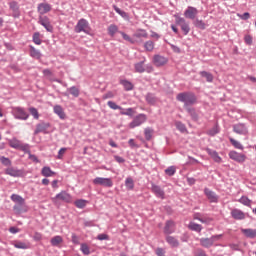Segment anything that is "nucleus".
I'll return each mask as SVG.
<instances>
[{
  "label": "nucleus",
  "mask_w": 256,
  "mask_h": 256,
  "mask_svg": "<svg viewBox=\"0 0 256 256\" xmlns=\"http://www.w3.org/2000/svg\"><path fill=\"white\" fill-rule=\"evenodd\" d=\"M166 241H167L168 244L171 245V247H179V240H177L173 236H167Z\"/></svg>",
  "instance_id": "7c9ffc66"
},
{
  "label": "nucleus",
  "mask_w": 256,
  "mask_h": 256,
  "mask_svg": "<svg viewBox=\"0 0 256 256\" xmlns=\"http://www.w3.org/2000/svg\"><path fill=\"white\" fill-rule=\"evenodd\" d=\"M12 115L15 119H20L21 121H27V119H29V114H27L25 109L21 107L12 108Z\"/></svg>",
  "instance_id": "0eeeda50"
},
{
  "label": "nucleus",
  "mask_w": 256,
  "mask_h": 256,
  "mask_svg": "<svg viewBox=\"0 0 256 256\" xmlns=\"http://www.w3.org/2000/svg\"><path fill=\"white\" fill-rule=\"evenodd\" d=\"M136 73H145V60L134 64Z\"/></svg>",
  "instance_id": "cd10ccee"
},
{
  "label": "nucleus",
  "mask_w": 256,
  "mask_h": 256,
  "mask_svg": "<svg viewBox=\"0 0 256 256\" xmlns=\"http://www.w3.org/2000/svg\"><path fill=\"white\" fill-rule=\"evenodd\" d=\"M188 227L191 229V231H197L198 233H201V230L203 229L200 224H196L195 222H190Z\"/></svg>",
  "instance_id": "e433bc0d"
},
{
  "label": "nucleus",
  "mask_w": 256,
  "mask_h": 256,
  "mask_svg": "<svg viewBox=\"0 0 256 256\" xmlns=\"http://www.w3.org/2000/svg\"><path fill=\"white\" fill-rule=\"evenodd\" d=\"M28 111L32 115V117H34V119H39V111H37V108L30 107Z\"/></svg>",
  "instance_id": "3c124183"
},
{
  "label": "nucleus",
  "mask_w": 256,
  "mask_h": 256,
  "mask_svg": "<svg viewBox=\"0 0 256 256\" xmlns=\"http://www.w3.org/2000/svg\"><path fill=\"white\" fill-rule=\"evenodd\" d=\"M145 121H147V116L145 114H139L129 124V128L135 129V127H139L140 125H143V123H145Z\"/></svg>",
  "instance_id": "9b49d317"
},
{
  "label": "nucleus",
  "mask_w": 256,
  "mask_h": 256,
  "mask_svg": "<svg viewBox=\"0 0 256 256\" xmlns=\"http://www.w3.org/2000/svg\"><path fill=\"white\" fill-rule=\"evenodd\" d=\"M92 183L94 185H101V187H113V180L111 178L96 177Z\"/></svg>",
  "instance_id": "9d476101"
},
{
  "label": "nucleus",
  "mask_w": 256,
  "mask_h": 256,
  "mask_svg": "<svg viewBox=\"0 0 256 256\" xmlns=\"http://www.w3.org/2000/svg\"><path fill=\"white\" fill-rule=\"evenodd\" d=\"M177 169L175 168V166H170L165 170L166 175H168L169 177H173V175H175Z\"/></svg>",
  "instance_id": "49530a36"
},
{
  "label": "nucleus",
  "mask_w": 256,
  "mask_h": 256,
  "mask_svg": "<svg viewBox=\"0 0 256 256\" xmlns=\"http://www.w3.org/2000/svg\"><path fill=\"white\" fill-rule=\"evenodd\" d=\"M113 97H115V93H113L112 91L107 92L103 95V99H113Z\"/></svg>",
  "instance_id": "338daca9"
},
{
  "label": "nucleus",
  "mask_w": 256,
  "mask_h": 256,
  "mask_svg": "<svg viewBox=\"0 0 256 256\" xmlns=\"http://www.w3.org/2000/svg\"><path fill=\"white\" fill-rule=\"evenodd\" d=\"M198 13L199 10H197V8L189 6L184 12V17H186V19H195Z\"/></svg>",
  "instance_id": "2eb2a0df"
},
{
  "label": "nucleus",
  "mask_w": 256,
  "mask_h": 256,
  "mask_svg": "<svg viewBox=\"0 0 256 256\" xmlns=\"http://www.w3.org/2000/svg\"><path fill=\"white\" fill-rule=\"evenodd\" d=\"M133 37L136 39H147L149 37V34L147 33V30L145 29H138L136 32L133 34Z\"/></svg>",
  "instance_id": "b1692460"
},
{
  "label": "nucleus",
  "mask_w": 256,
  "mask_h": 256,
  "mask_svg": "<svg viewBox=\"0 0 256 256\" xmlns=\"http://www.w3.org/2000/svg\"><path fill=\"white\" fill-rule=\"evenodd\" d=\"M43 177H55L56 173L49 166H44L41 170Z\"/></svg>",
  "instance_id": "393cba45"
},
{
  "label": "nucleus",
  "mask_w": 256,
  "mask_h": 256,
  "mask_svg": "<svg viewBox=\"0 0 256 256\" xmlns=\"http://www.w3.org/2000/svg\"><path fill=\"white\" fill-rule=\"evenodd\" d=\"M51 127V124L41 122L36 125V129L34 131L35 135H38V133H47V130Z\"/></svg>",
  "instance_id": "dca6fc26"
},
{
  "label": "nucleus",
  "mask_w": 256,
  "mask_h": 256,
  "mask_svg": "<svg viewBox=\"0 0 256 256\" xmlns=\"http://www.w3.org/2000/svg\"><path fill=\"white\" fill-rule=\"evenodd\" d=\"M74 204L78 209H85L87 206V202L85 200H76Z\"/></svg>",
  "instance_id": "a18cd8bd"
},
{
  "label": "nucleus",
  "mask_w": 256,
  "mask_h": 256,
  "mask_svg": "<svg viewBox=\"0 0 256 256\" xmlns=\"http://www.w3.org/2000/svg\"><path fill=\"white\" fill-rule=\"evenodd\" d=\"M97 239H98L99 241H107V240H109V235H107V234H99V235L97 236Z\"/></svg>",
  "instance_id": "0e129e2a"
},
{
  "label": "nucleus",
  "mask_w": 256,
  "mask_h": 256,
  "mask_svg": "<svg viewBox=\"0 0 256 256\" xmlns=\"http://www.w3.org/2000/svg\"><path fill=\"white\" fill-rule=\"evenodd\" d=\"M30 55L31 57H34V59H41V52L34 47H31Z\"/></svg>",
  "instance_id": "58836bf2"
},
{
  "label": "nucleus",
  "mask_w": 256,
  "mask_h": 256,
  "mask_svg": "<svg viewBox=\"0 0 256 256\" xmlns=\"http://www.w3.org/2000/svg\"><path fill=\"white\" fill-rule=\"evenodd\" d=\"M204 193L207 199L210 201V203H217V201H219V197H217V194L209 190V188H205Z\"/></svg>",
  "instance_id": "f3484780"
},
{
  "label": "nucleus",
  "mask_w": 256,
  "mask_h": 256,
  "mask_svg": "<svg viewBox=\"0 0 256 256\" xmlns=\"http://www.w3.org/2000/svg\"><path fill=\"white\" fill-rule=\"evenodd\" d=\"M239 203H241L242 205H245L246 207H251V200L248 199L246 196H242L239 199Z\"/></svg>",
  "instance_id": "c03bdc74"
},
{
  "label": "nucleus",
  "mask_w": 256,
  "mask_h": 256,
  "mask_svg": "<svg viewBox=\"0 0 256 256\" xmlns=\"http://www.w3.org/2000/svg\"><path fill=\"white\" fill-rule=\"evenodd\" d=\"M11 200L16 203L14 205L13 210L15 213L18 215L21 213H27V206H25V199L17 194H12L11 195Z\"/></svg>",
  "instance_id": "f03ea898"
},
{
  "label": "nucleus",
  "mask_w": 256,
  "mask_h": 256,
  "mask_svg": "<svg viewBox=\"0 0 256 256\" xmlns=\"http://www.w3.org/2000/svg\"><path fill=\"white\" fill-rule=\"evenodd\" d=\"M43 75L48 79H53V72L50 69H44Z\"/></svg>",
  "instance_id": "4d7b16f0"
},
{
  "label": "nucleus",
  "mask_w": 256,
  "mask_h": 256,
  "mask_svg": "<svg viewBox=\"0 0 256 256\" xmlns=\"http://www.w3.org/2000/svg\"><path fill=\"white\" fill-rule=\"evenodd\" d=\"M156 255L165 256V250H163V248H157L156 249Z\"/></svg>",
  "instance_id": "774afa93"
},
{
  "label": "nucleus",
  "mask_w": 256,
  "mask_h": 256,
  "mask_svg": "<svg viewBox=\"0 0 256 256\" xmlns=\"http://www.w3.org/2000/svg\"><path fill=\"white\" fill-rule=\"evenodd\" d=\"M33 42L35 43V45H41V34L39 32L34 33Z\"/></svg>",
  "instance_id": "8fccbe9b"
},
{
  "label": "nucleus",
  "mask_w": 256,
  "mask_h": 256,
  "mask_svg": "<svg viewBox=\"0 0 256 256\" xmlns=\"http://www.w3.org/2000/svg\"><path fill=\"white\" fill-rule=\"evenodd\" d=\"M0 162L2 165H5V167H10L11 165V160L5 156L0 157Z\"/></svg>",
  "instance_id": "603ef678"
},
{
  "label": "nucleus",
  "mask_w": 256,
  "mask_h": 256,
  "mask_svg": "<svg viewBox=\"0 0 256 256\" xmlns=\"http://www.w3.org/2000/svg\"><path fill=\"white\" fill-rule=\"evenodd\" d=\"M174 19H175L176 25H178V27H180V29H181V31H183L184 35H189L191 28L189 27L187 20H185V18L179 16V14H175Z\"/></svg>",
  "instance_id": "20e7f679"
},
{
  "label": "nucleus",
  "mask_w": 256,
  "mask_h": 256,
  "mask_svg": "<svg viewBox=\"0 0 256 256\" xmlns=\"http://www.w3.org/2000/svg\"><path fill=\"white\" fill-rule=\"evenodd\" d=\"M177 101L180 103H184V107L189 108L190 105H195L197 103V96H195L192 92H182L177 94Z\"/></svg>",
  "instance_id": "f257e3e1"
},
{
  "label": "nucleus",
  "mask_w": 256,
  "mask_h": 256,
  "mask_svg": "<svg viewBox=\"0 0 256 256\" xmlns=\"http://www.w3.org/2000/svg\"><path fill=\"white\" fill-rule=\"evenodd\" d=\"M25 153H28L29 155V159L31 161H33L34 163H39V159L37 158V156L31 154V152L29 151V148H28V151H24Z\"/></svg>",
  "instance_id": "052dcab7"
},
{
  "label": "nucleus",
  "mask_w": 256,
  "mask_h": 256,
  "mask_svg": "<svg viewBox=\"0 0 256 256\" xmlns=\"http://www.w3.org/2000/svg\"><path fill=\"white\" fill-rule=\"evenodd\" d=\"M75 32L86 33V35H89V33H91V27H89V22L86 19H80L75 26Z\"/></svg>",
  "instance_id": "39448f33"
},
{
  "label": "nucleus",
  "mask_w": 256,
  "mask_h": 256,
  "mask_svg": "<svg viewBox=\"0 0 256 256\" xmlns=\"http://www.w3.org/2000/svg\"><path fill=\"white\" fill-rule=\"evenodd\" d=\"M206 151H207L208 155H210V157H212V159L216 163H221V158H220L219 154L217 153V151L211 150V149H207Z\"/></svg>",
  "instance_id": "bb28decb"
},
{
  "label": "nucleus",
  "mask_w": 256,
  "mask_h": 256,
  "mask_svg": "<svg viewBox=\"0 0 256 256\" xmlns=\"http://www.w3.org/2000/svg\"><path fill=\"white\" fill-rule=\"evenodd\" d=\"M37 11L38 13H40V15H45L46 13H49V11H51V6L49 3H40L38 4Z\"/></svg>",
  "instance_id": "6ab92c4d"
},
{
  "label": "nucleus",
  "mask_w": 256,
  "mask_h": 256,
  "mask_svg": "<svg viewBox=\"0 0 256 256\" xmlns=\"http://www.w3.org/2000/svg\"><path fill=\"white\" fill-rule=\"evenodd\" d=\"M50 243L53 247H57V245H61V243H63V237L55 236L51 239Z\"/></svg>",
  "instance_id": "c9c22d12"
},
{
  "label": "nucleus",
  "mask_w": 256,
  "mask_h": 256,
  "mask_svg": "<svg viewBox=\"0 0 256 256\" xmlns=\"http://www.w3.org/2000/svg\"><path fill=\"white\" fill-rule=\"evenodd\" d=\"M38 23L42 25L48 31L49 33L53 32V26L51 25V21L49 20V17L47 16H40Z\"/></svg>",
  "instance_id": "ddd939ff"
},
{
  "label": "nucleus",
  "mask_w": 256,
  "mask_h": 256,
  "mask_svg": "<svg viewBox=\"0 0 256 256\" xmlns=\"http://www.w3.org/2000/svg\"><path fill=\"white\" fill-rule=\"evenodd\" d=\"M189 115L192 117L193 121H199V114H197V111L195 110V108H186Z\"/></svg>",
  "instance_id": "72a5a7b5"
},
{
  "label": "nucleus",
  "mask_w": 256,
  "mask_h": 256,
  "mask_svg": "<svg viewBox=\"0 0 256 256\" xmlns=\"http://www.w3.org/2000/svg\"><path fill=\"white\" fill-rule=\"evenodd\" d=\"M194 25L195 27H197L198 29H205L206 28V25H205V22H203V20H199V19H196L194 21Z\"/></svg>",
  "instance_id": "de8ad7c7"
},
{
  "label": "nucleus",
  "mask_w": 256,
  "mask_h": 256,
  "mask_svg": "<svg viewBox=\"0 0 256 256\" xmlns=\"http://www.w3.org/2000/svg\"><path fill=\"white\" fill-rule=\"evenodd\" d=\"M115 33H119V27H117L115 24H112L108 27V35H110V37H115Z\"/></svg>",
  "instance_id": "2f4dec72"
},
{
  "label": "nucleus",
  "mask_w": 256,
  "mask_h": 256,
  "mask_svg": "<svg viewBox=\"0 0 256 256\" xmlns=\"http://www.w3.org/2000/svg\"><path fill=\"white\" fill-rule=\"evenodd\" d=\"M231 216L237 221H242L243 219H245V212L241 211L240 209H233L231 211Z\"/></svg>",
  "instance_id": "aec40b11"
},
{
  "label": "nucleus",
  "mask_w": 256,
  "mask_h": 256,
  "mask_svg": "<svg viewBox=\"0 0 256 256\" xmlns=\"http://www.w3.org/2000/svg\"><path fill=\"white\" fill-rule=\"evenodd\" d=\"M234 133H237L238 135H247L249 133V130L244 126V124H236L233 126Z\"/></svg>",
  "instance_id": "a211bd4d"
},
{
  "label": "nucleus",
  "mask_w": 256,
  "mask_h": 256,
  "mask_svg": "<svg viewBox=\"0 0 256 256\" xmlns=\"http://www.w3.org/2000/svg\"><path fill=\"white\" fill-rule=\"evenodd\" d=\"M5 173L6 175H10V177H21V172L15 168H7Z\"/></svg>",
  "instance_id": "a878e982"
},
{
  "label": "nucleus",
  "mask_w": 256,
  "mask_h": 256,
  "mask_svg": "<svg viewBox=\"0 0 256 256\" xmlns=\"http://www.w3.org/2000/svg\"><path fill=\"white\" fill-rule=\"evenodd\" d=\"M120 113H121V115H128L129 117H133V115H135V109L128 108L125 111H122Z\"/></svg>",
  "instance_id": "864d4df0"
},
{
  "label": "nucleus",
  "mask_w": 256,
  "mask_h": 256,
  "mask_svg": "<svg viewBox=\"0 0 256 256\" xmlns=\"http://www.w3.org/2000/svg\"><path fill=\"white\" fill-rule=\"evenodd\" d=\"M113 9H114V11H116V13H118V15H121L124 19L127 17L126 12L121 10L119 7L114 5Z\"/></svg>",
  "instance_id": "5fc2aeb1"
},
{
  "label": "nucleus",
  "mask_w": 256,
  "mask_h": 256,
  "mask_svg": "<svg viewBox=\"0 0 256 256\" xmlns=\"http://www.w3.org/2000/svg\"><path fill=\"white\" fill-rule=\"evenodd\" d=\"M125 185L129 191H133V189H135V182L131 177L126 178Z\"/></svg>",
  "instance_id": "473e14b6"
},
{
  "label": "nucleus",
  "mask_w": 256,
  "mask_h": 256,
  "mask_svg": "<svg viewBox=\"0 0 256 256\" xmlns=\"http://www.w3.org/2000/svg\"><path fill=\"white\" fill-rule=\"evenodd\" d=\"M145 139L150 141L151 137H153V129L152 128H145L144 130Z\"/></svg>",
  "instance_id": "37998d69"
},
{
  "label": "nucleus",
  "mask_w": 256,
  "mask_h": 256,
  "mask_svg": "<svg viewBox=\"0 0 256 256\" xmlns=\"http://www.w3.org/2000/svg\"><path fill=\"white\" fill-rule=\"evenodd\" d=\"M67 152V148H61L58 152L57 159H63V155Z\"/></svg>",
  "instance_id": "e2e57ef3"
},
{
  "label": "nucleus",
  "mask_w": 256,
  "mask_h": 256,
  "mask_svg": "<svg viewBox=\"0 0 256 256\" xmlns=\"http://www.w3.org/2000/svg\"><path fill=\"white\" fill-rule=\"evenodd\" d=\"M108 107H110V109H113L114 111H117V109H119L120 111H123V108L119 105H117V103L113 102V101H108L107 102Z\"/></svg>",
  "instance_id": "a19ab883"
},
{
  "label": "nucleus",
  "mask_w": 256,
  "mask_h": 256,
  "mask_svg": "<svg viewBox=\"0 0 256 256\" xmlns=\"http://www.w3.org/2000/svg\"><path fill=\"white\" fill-rule=\"evenodd\" d=\"M230 143L233 145V147H235V149H240V151H243V144L240 143L239 141L233 139V138H230Z\"/></svg>",
  "instance_id": "4c0bfd02"
},
{
  "label": "nucleus",
  "mask_w": 256,
  "mask_h": 256,
  "mask_svg": "<svg viewBox=\"0 0 256 256\" xmlns=\"http://www.w3.org/2000/svg\"><path fill=\"white\" fill-rule=\"evenodd\" d=\"M223 237L222 234L214 235L211 238H201L200 239V245L202 247H205V249H209L210 247H213L215 241H219Z\"/></svg>",
  "instance_id": "423d86ee"
},
{
  "label": "nucleus",
  "mask_w": 256,
  "mask_h": 256,
  "mask_svg": "<svg viewBox=\"0 0 256 256\" xmlns=\"http://www.w3.org/2000/svg\"><path fill=\"white\" fill-rule=\"evenodd\" d=\"M121 85H123L125 91H133V83L127 80H121Z\"/></svg>",
  "instance_id": "f704fd0d"
},
{
  "label": "nucleus",
  "mask_w": 256,
  "mask_h": 256,
  "mask_svg": "<svg viewBox=\"0 0 256 256\" xmlns=\"http://www.w3.org/2000/svg\"><path fill=\"white\" fill-rule=\"evenodd\" d=\"M229 157L233 161H236V163H245L247 156L245 154L239 153L237 151H230Z\"/></svg>",
  "instance_id": "f8f14e48"
},
{
  "label": "nucleus",
  "mask_w": 256,
  "mask_h": 256,
  "mask_svg": "<svg viewBox=\"0 0 256 256\" xmlns=\"http://www.w3.org/2000/svg\"><path fill=\"white\" fill-rule=\"evenodd\" d=\"M54 113L59 116V119H67V115L65 114V110H63V107L61 105H55L53 107Z\"/></svg>",
  "instance_id": "4be33fe9"
},
{
  "label": "nucleus",
  "mask_w": 256,
  "mask_h": 256,
  "mask_svg": "<svg viewBox=\"0 0 256 256\" xmlns=\"http://www.w3.org/2000/svg\"><path fill=\"white\" fill-rule=\"evenodd\" d=\"M14 247L16 249H29V244H27L25 242H15Z\"/></svg>",
  "instance_id": "79ce46f5"
},
{
  "label": "nucleus",
  "mask_w": 256,
  "mask_h": 256,
  "mask_svg": "<svg viewBox=\"0 0 256 256\" xmlns=\"http://www.w3.org/2000/svg\"><path fill=\"white\" fill-rule=\"evenodd\" d=\"M53 203H57V201H63L64 203H72L73 197L71 194L61 191L54 198H52Z\"/></svg>",
  "instance_id": "6e6552de"
},
{
  "label": "nucleus",
  "mask_w": 256,
  "mask_h": 256,
  "mask_svg": "<svg viewBox=\"0 0 256 256\" xmlns=\"http://www.w3.org/2000/svg\"><path fill=\"white\" fill-rule=\"evenodd\" d=\"M244 41L246 45H253V37L251 35H246Z\"/></svg>",
  "instance_id": "680f3d73"
},
{
  "label": "nucleus",
  "mask_w": 256,
  "mask_h": 256,
  "mask_svg": "<svg viewBox=\"0 0 256 256\" xmlns=\"http://www.w3.org/2000/svg\"><path fill=\"white\" fill-rule=\"evenodd\" d=\"M164 233L166 235H171V233H175V222L168 220L164 227Z\"/></svg>",
  "instance_id": "5701e85b"
},
{
  "label": "nucleus",
  "mask_w": 256,
  "mask_h": 256,
  "mask_svg": "<svg viewBox=\"0 0 256 256\" xmlns=\"http://www.w3.org/2000/svg\"><path fill=\"white\" fill-rule=\"evenodd\" d=\"M168 61L169 60L165 56H161L159 54L154 55L153 57V64L155 65V67H163L167 65Z\"/></svg>",
  "instance_id": "4468645a"
},
{
  "label": "nucleus",
  "mask_w": 256,
  "mask_h": 256,
  "mask_svg": "<svg viewBox=\"0 0 256 256\" xmlns=\"http://www.w3.org/2000/svg\"><path fill=\"white\" fill-rule=\"evenodd\" d=\"M241 232L243 235H245V237H249L250 239H254L256 236V230L253 229H241Z\"/></svg>",
  "instance_id": "c85d7f7f"
},
{
  "label": "nucleus",
  "mask_w": 256,
  "mask_h": 256,
  "mask_svg": "<svg viewBox=\"0 0 256 256\" xmlns=\"http://www.w3.org/2000/svg\"><path fill=\"white\" fill-rule=\"evenodd\" d=\"M152 193L156 195V197H159L160 199H165V191L161 189V186H157L155 184L152 185Z\"/></svg>",
  "instance_id": "412c9836"
},
{
  "label": "nucleus",
  "mask_w": 256,
  "mask_h": 256,
  "mask_svg": "<svg viewBox=\"0 0 256 256\" xmlns=\"http://www.w3.org/2000/svg\"><path fill=\"white\" fill-rule=\"evenodd\" d=\"M8 144L12 149H19L20 151H29V145L21 143L17 138L8 140Z\"/></svg>",
  "instance_id": "1a4fd4ad"
},
{
  "label": "nucleus",
  "mask_w": 256,
  "mask_h": 256,
  "mask_svg": "<svg viewBox=\"0 0 256 256\" xmlns=\"http://www.w3.org/2000/svg\"><path fill=\"white\" fill-rule=\"evenodd\" d=\"M81 251L84 255H89L91 251L89 250V246L87 244H81Z\"/></svg>",
  "instance_id": "6e6d98bb"
},
{
  "label": "nucleus",
  "mask_w": 256,
  "mask_h": 256,
  "mask_svg": "<svg viewBox=\"0 0 256 256\" xmlns=\"http://www.w3.org/2000/svg\"><path fill=\"white\" fill-rule=\"evenodd\" d=\"M69 94L73 95V97H79V89L75 86H72L68 89Z\"/></svg>",
  "instance_id": "09e8293b"
},
{
  "label": "nucleus",
  "mask_w": 256,
  "mask_h": 256,
  "mask_svg": "<svg viewBox=\"0 0 256 256\" xmlns=\"http://www.w3.org/2000/svg\"><path fill=\"white\" fill-rule=\"evenodd\" d=\"M208 133H209V135H211L213 137V136L217 135V133H219V128L217 126H215L211 130H209Z\"/></svg>",
  "instance_id": "69168bd1"
},
{
  "label": "nucleus",
  "mask_w": 256,
  "mask_h": 256,
  "mask_svg": "<svg viewBox=\"0 0 256 256\" xmlns=\"http://www.w3.org/2000/svg\"><path fill=\"white\" fill-rule=\"evenodd\" d=\"M144 48L146 51H153L155 49V43L151 40L145 42Z\"/></svg>",
  "instance_id": "ea45409f"
},
{
  "label": "nucleus",
  "mask_w": 256,
  "mask_h": 256,
  "mask_svg": "<svg viewBox=\"0 0 256 256\" xmlns=\"http://www.w3.org/2000/svg\"><path fill=\"white\" fill-rule=\"evenodd\" d=\"M176 127L179 131H181V133H185V131H187V128L185 127V124H183L181 122H177Z\"/></svg>",
  "instance_id": "13d9d810"
},
{
  "label": "nucleus",
  "mask_w": 256,
  "mask_h": 256,
  "mask_svg": "<svg viewBox=\"0 0 256 256\" xmlns=\"http://www.w3.org/2000/svg\"><path fill=\"white\" fill-rule=\"evenodd\" d=\"M120 35H122L124 41H128L129 43H135L133 39L130 38L125 32L120 31Z\"/></svg>",
  "instance_id": "bf43d9fd"
},
{
  "label": "nucleus",
  "mask_w": 256,
  "mask_h": 256,
  "mask_svg": "<svg viewBox=\"0 0 256 256\" xmlns=\"http://www.w3.org/2000/svg\"><path fill=\"white\" fill-rule=\"evenodd\" d=\"M200 76L204 77V79H206V81L208 83H213V74H211V72H207V71H201L200 73Z\"/></svg>",
  "instance_id": "c756f323"
},
{
  "label": "nucleus",
  "mask_w": 256,
  "mask_h": 256,
  "mask_svg": "<svg viewBox=\"0 0 256 256\" xmlns=\"http://www.w3.org/2000/svg\"><path fill=\"white\" fill-rule=\"evenodd\" d=\"M11 200L16 203L14 205L13 210L15 213L18 215L21 213H27V206H25V199L17 194H12L11 195Z\"/></svg>",
  "instance_id": "7ed1b4c3"
}]
</instances>
